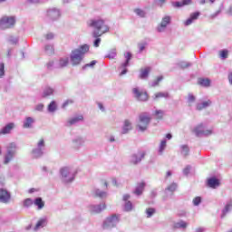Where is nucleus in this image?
Instances as JSON below:
<instances>
[{"label":"nucleus","instance_id":"f257e3e1","mask_svg":"<svg viewBox=\"0 0 232 232\" xmlns=\"http://www.w3.org/2000/svg\"><path fill=\"white\" fill-rule=\"evenodd\" d=\"M90 52V45L83 44L80 47L72 51L70 54V61L72 66H79L81 63H82V59H84V55Z\"/></svg>","mask_w":232,"mask_h":232},{"label":"nucleus","instance_id":"f03ea898","mask_svg":"<svg viewBox=\"0 0 232 232\" xmlns=\"http://www.w3.org/2000/svg\"><path fill=\"white\" fill-rule=\"evenodd\" d=\"M90 28H93L92 37H101L110 30L102 19H91L87 22Z\"/></svg>","mask_w":232,"mask_h":232},{"label":"nucleus","instance_id":"7ed1b4c3","mask_svg":"<svg viewBox=\"0 0 232 232\" xmlns=\"http://www.w3.org/2000/svg\"><path fill=\"white\" fill-rule=\"evenodd\" d=\"M60 175L64 184H70V182H73V180H75L77 169H73V167H63L60 169Z\"/></svg>","mask_w":232,"mask_h":232},{"label":"nucleus","instance_id":"20e7f679","mask_svg":"<svg viewBox=\"0 0 232 232\" xmlns=\"http://www.w3.org/2000/svg\"><path fill=\"white\" fill-rule=\"evenodd\" d=\"M119 222H121V215H110L103 220L102 229H113V227H115L116 226H119Z\"/></svg>","mask_w":232,"mask_h":232},{"label":"nucleus","instance_id":"39448f33","mask_svg":"<svg viewBox=\"0 0 232 232\" xmlns=\"http://www.w3.org/2000/svg\"><path fill=\"white\" fill-rule=\"evenodd\" d=\"M150 122H151V118L148 116V113L144 112L140 114L137 124L139 131H146V130H148V126H150Z\"/></svg>","mask_w":232,"mask_h":232},{"label":"nucleus","instance_id":"423d86ee","mask_svg":"<svg viewBox=\"0 0 232 232\" xmlns=\"http://www.w3.org/2000/svg\"><path fill=\"white\" fill-rule=\"evenodd\" d=\"M15 26L14 16H4L0 19V30H8Z\"/></svg>","mask_w":232,"mask_h":232},{"label":"nucleus","instance_id":"0eeeda50","mask_svg":"<svg viewBox=\"0 0 232 232\" xmlns=\"http://www.w3.org/2000/svg\"><path fill=\"white\" fill-rule=\"evenodd\" d=\"M16 148L17 147H16L15 143H11L7 147L6 153L4 157V164H5V165L10 164V161L14 160V158L15 157V153H17Z\"/></svg>","mask_w":232,"mask_h":232},{"label":"nucleus","instance_id":"6e6552de","mask_svg":"<svg viewBox=\"0 0 232 232\" xmlns=\"http://www.w3.org/2000/svg\"><path fill=\"white\" fill-rule=\"evenodd\" d=\"M133 57V54H131L130 52L124 53V59L125 61L120 65L119 70H121L120 72V75H126L128 73V66H130V62L131 61V58Z\"/></svg>","mask_w":232,"mask_h":232},{"label":"nucleus","instance_id":"1a4fd4ad","mask_svg":"<svg viewBox=\"0 0 232 232\" xmlns=\"http://www.w3.org/2000/svg\"><path fill=\"white\" fill-rule=\"evenodd\" d=\"M196 137H209L213 131L211 130H206L204 128V123H200L196 126L193 130Z\"/></svg>","mask_w":232,"mask_h":232},{"label":"nucleus","instance_id":"9d476101","mask_svg":"<svg viewBox=\"0 0 232 232\" xmlns=\"http://www.w3.org/2000/svg\"><path fill=\"white\" fill-rule=\"evenodd\" d=\"M169 24H171V16L166 15L161 19V22L157 26V32L159 34H163V32H166V28H168Z\"/></svg>","mask_w":232,"mask_h":232},{"label":"nucleus","instance_id":"9b49d317","mask_svg":"<svg viewBox=\"0 0 232 232\" xmlns=\"http://www.w3.org/2000/svg\"><path fill=\"white\" fill-rule=\"evenodd\" d=\"M145 157V151H138L130 156V164L137 166V164H140V162H142V159H144Z\"/></svg>","mask_w":232,"mask_h":232},{"label":"nucleus","instance_id":"f8f14e48","mask_svg":"<svg viewBox=\"0 0 232 232\" xmlns=\"http://www.w3.org/2000/svg\"><path fill=\"white\" fill-rule=\"evenodd\" d=\"M132 93L137 101L146 102L148 101V92L140 91L139 88H133Z\"/></svg>","mask_w":232,"mask_h":232},{"label":"nucleus","instance_id":"ddd939ff","mask_svg":"<svg viewBox=\"0 0 232 232\" xmlns=\"http://www.w3.org/2000/svg\"><path fill=\"white\" fill-rule=\"evenodd\" d=\"M11 198H12V195L10 194V192H8V190L5 188L0 189V202L2 204H8Z\"/></svg>","mask_w":232,"mask_h":232},{"label":"nucleus","instance_id":"4468645a","mask_svg":"<svg viewBox=\"0 0 232 232\" xmlns=\"http://www.w3.org/2000/svg\"><path fill=\"white\" fill-rule=\"evenodd\" d=\"M84 142L85 140L82 137H76L72 140V147L73 148V150H81V148L84 146Z\"/></svg>","mask_w":232,"mask_h":232},{"label":"nucleus","instance_id":"2eb2a0df","mask_svg":"<svg viewBox=\"0 0 232 232\" xmlns=\"http://www.w3.org/2000/svg\"><path fill=\"white\" fill-rule=\"evenodd\" d=\"M47 16L49 19H52V21H57L59 17H61V11L57 8H52L47 11Z\"/></svg>","mask_w":232,"mask_h":232},{"label":"nucleus","instance_id":"dca6fc26","mask_svg":"<svg viewBox=\"0 0 232 232\" xmlns=\"http://www.w3.org/2000/svg\"><path fill=\"white\" fill-rule=\"evenodd\" d=\"M198 17H200V12L198 11L190 14V16L184 22V25L189 26L193 24V23H195Z\"/></svg>","mask_w":232,"mask_h":232},{"label":"nucleus","instance_id":"f3484780","mask_svg":"<svg viewBox=\"0 0 232 232\" xmlns=\"http://www.w3.org/2000/svg\"><path fill=\"white\" fill-rule=\"evenodd\" d=\"M82 121H84L82 115L74 116L67 121V126H74L75 124H79V122H82Z\"/></svg>","mask_w":232,"mask_h":232},{"label":"nucleus","instance_id":"a211bd4d","mask_svg":"<svg viewBox=\"0 0 232 232\" xmlns=\"http://www.w3.org/2000/svg\"><path fill=\"white\" fill-rule=\"evenodd\" d=\"M106 209V203H101L99 205H92L91 206V211L92 213H102Z\"/></svg>","mask_w":232,"mask_h":232},{"label":"nucleus","instance_id":"6ab92c4d","mask_svg":"<svg viewBox=\"0 0 232 232\" xmlns=\"http://www.w3.org/2000/svg\"><path fill=\"white\" fill-rule=\"evenodd\" d=\"M132 126L131 121L130 120H125L123 122V126L121 128V135H126L131 131Z\"/></svg>","mask_w":232,"mask_h":232},{"label":"nucleus","instance_id":"aec40b11","mask_svg":"<svg viewBox=\"0 0 232 232\" xmlns=\"http://www.w3.org/2000/svg\"><path fill=\"white\" fill-rule=\"evenodd\" d=\"M208 188H212V189H217V188H218V186H220V180H218V179L213 177V178H209L208 179Z\"/></svg>","mask_w":232,"mask_h":232},{"label":"nucleus","instance_id":"412c9836","mask_svg":"<svg viewBox=\"0 0 232 232\" xmlns=\"http://www.w3.org/2000/svg\"><path fill=\"white\" fill-rule=\"evenodd\" d=\"M14 128H15V124L12 122L6 124L0 130V135H8V133H10V131H12Z\"/></svg>","mask_w":232,"mask_h":232},{"label":"nucleus","instance_id":"4be33fe9","mask_svg":"<svg viewBox=\"0 0 232 232\" xmlns=\"http://www.w3.org/2000/svg\"><path fill=\"white\" fill-rule=\"evenodd\" d=\"M145 188H146V183L144 182L138 183V185L136 186L133 191L134 195H136L137 197H140V195H142V193L144 192Z\"/></svg>","mask_w":232,"mask_h":232},{"label":"nucleus","instance_id":"5701e85b","mask_svg":"<svg viewBox=\"0 0 232 232\" xmlns=\"http://www.w3.org/2000/svg\"><path fill=\"white\" fill-rule=\"evenodd\" d=\"M232 210V199H229L222 209L221 218H226V215Z\"/></svg>","mask_w":232,"mask_h":232},{"label":"nucleus","instance_id":"b1692460","mask_svg":"<svg viewBox=\"0 0 232 232\" xmlns=\"http://www.w3.org/2000/svg\"><path fill=\"white\" fill-rule=\"evenodd\" d=\"M31 155L33 159H41L43 155H44V150L41 149H37V147L34 148L31 151Z\"/></svg>","mask_w":232,"mask_h":232},{"label":"nucleus","instance_id":"393cba45","mask_svg":"<svg viewBox=\"0 0 232 232\" xmlns=\"http://www.w3.org/2000/svg\"><path fill=\"white\" fill-rule=\"evenodd\" d=\"M55 93V89L50 86H47L44 89L42 97L44 99H46V97H51V95H53Z\"/></svg>","mask_w":232,"mask_h":232},{"label":"nucleus","instance_id":"a878e982","mask_svg":"<svg viewBox=\"0 0 232 232\" xmlns=\"http://www.w3.org/2000/svg\"><path fill=\"white\" fill-rule=\"evenodd\" d=\"M191 0H182L181 2H172V6L174 8H182V6H189L191 5Z\"/></svg>","mask_w":232,"mask_h":232},{"label":"nucleus","instance_id":"bb28decb","mask_svg":"<svg viewBox=\"0 0 232 232\" xmlns=\"http://www.w3.org/2000/svg\"><path fill=\"white\" fill-rule=\"evenodd\" d=\"M212 102L211 100H208L206 102H203L201 103H198L196 109L198 111H202V110H206V108H209V106H211Z\"/></svg>","mask_w":232,"mask_h":232},{"label":"nucleus","instance_id":"cd10ccee","mask_svg":"<svg viewBox=\"0 0 232 232\" xmlns=\"http://www.w3.org/2000/svg\"><path fill=\"white\" fill-rule=\"evenodd\" d=\"M33 204L36 206L38 210H41L44 208V201L41 197L35 198L34 200H33Z\"/></svg>","mask_w":232,"mask_h":232},{"label":"nucleus","instance_id":"c85d7f7f","mask_svg":"<svg viewBox=\"0 0 232 232\" xmlns=\"http://www.w3.org/2000/svg\"><path fill=\"white\" fill-rule=\"evenodd\" d=\"M188 227V222L179 220L173 225V229H186Z\"/></svg>","mask_w":232,"mask_h":232},{"label":"nucleus","instance_id":"c756f323","mask_svg":"<svg viewBox=\"0 0 232 232\" xmlns=\"http://www.w3.org/2000/svg\"><path fill=\"white\" fill-rule=\"evenodd\" d=\"M93 194L95 197H98V198H106V197H108V192L101 190L99 188H94Z\"/></svg>","mask_w":232,"mask_h":232},{"label":"nucleus","instance_id":"7c9ffc66","mask_svg":"<svg viewBox=\"0 0 232 232\" xmlns=\"http://www.w3.org/2000/svg\"><path fill=\"white\" fill-rule=\"evenodd\" d=\"M35 121L32 117H26L25 120L24 121L23 128L25 129H30L32 128V124H34Z\"/></svg>","mask_w":232,"mask_h":232},{"label":"nucleus","instance_id":"2f4dec72","mask_svg":"<svg viewBox=\"0 0 232 232\" xmlns=\"http://www.w3.org/2000/svg\"><path fill=\"white\" fill-rule=\"evenodd\" d=\"M223 10H224V3H221L218 10L209 15V19H217V17H218V15L222 14Z\"/></svg>","mask_w":232,"mask_h":232},{"label":"nucleus","instance_id":"473e14b6","mask_svg":"<svg viewBox=\"0 0 232 232\" xmlns=\"http://www.w3.org/2000/svg\"><path fill=\"white\" fill-rule=\"evenodd\" d=\"M154 101L158 99H169V92H157L153 97Z\"/></svg>","mask_w":232,"mask_h":232},{"label":"nucleus","instance_id":"72a5a7b5","mask_svg":"<svg viewBox=\"0 0 232 232\" xmlns=\"http://www.w3.org/2000/svg\"><path fill=\"white\" fill-rule=\"evenodd\" d=\"M36 148L38 150H42V151H44V150H46V141L44 138L38 140V141L36 142Z\"/></svg>","mask_w":232,"mask_h":232},{"label":"nucleus","instance_id":"f704fd0d","mask_svg":"<svg viewBox=\"0 0 232 232\" xmlns=\"http://www.w3.org/2000/svg\"><path fill=\"white\" fill-rule=\"evenodd\" d=\"M150 67H146L145 69H141L140 71V79H148L150 75Z\"/></svg>","mask_w":232,"mask_h":232},{"label":"nucleus","instance_id":"c9c22d12","mask_svg":"<svg viewBox=\"0 0 232 232\" xmlns=\"http://www.w3.org/2000/svg\"><path fill=\"white\" fill-rule=\"evenodd\" d=\"M68 63H70V60L68 59V57L60 58L57 68H66V66H68Z\"/></svg>","mask_w":232,"mask_h":232},{"label":"nucleus","instance_id":"e433bc0d","mask_svg":"<svg viewBox=\"0 0 232 232\" xmlns=\"http://www.w3.org/2000/svg\"><path fill=\"white\" fill-rule=\"evenodd\" d=\"M198 84H200V86H204L205 88H209L211 85V81L209 79L201 78L198 80Z\"/></svg>","mask_w":232,"mask_h":232},{"label":"nucleus","instance_id":"4c0bfd02","mask_svg":"<svg viewBox=\"0 0 232 232\" xmlns=\"http://www.w3.org/2000/svg\"><path fill=\"white\" fill-rule=\"evenodd\" d=\"M166 113V111H164L163 110H156L153 113L154 117H156V119H158L159 121H161V119H164V114Z\"/></svg>","mask_w":232,"mask_h":232},{"label":"nucleus","instance_id":"58836bf2","mask_svg":"<svg viewBox=\"0 0 232 232\" xmlns=\"http://www.w3.org/2000/svg\"><path fill=\"white\" fill-rule=\"evenodd\" d=\"M23 206L24 208H25L26 209H28V208H32V206H34V199H32L31 198H27L23 201Z\"/></svg>","mask_w":232,"mask_h":232},{"label":"nucleus","instance_id":"ea45409f","mask_svg":"<svg viewBox=\"0 0 232 232\" xmlns=\"http://www.w3.org/2000/svg\"><path fill=\"white\" fill-rule=\"evenodd\" d=\"M47 110L50 113H53L57 110V102L55 101H53L49 103Z\"/></svg>","mask_w":232,"mask_h":232},{"label":"nucleus","instance_id":"a19ab883","mask_svg":"<svg viewBox=\"0 0 232 232\" xmlns=\"http://www.w3.org/2000/svg\"><path fill=\"white\" fill-rule=\"evenodd\" d=\"M180 150H181V155L183 157H188V155H189V147L188 145H181Z\"/></svg>","mask_w":232,"mask_h":232},{"label":"nucleus","instance_id":"79ce46f5","mask_svg":"<svg viewBox=\"0 0 232 232\" xmlns=\"http://www.w3.org/2000/svg\"><path fill=\"white\" fill-rule=\"evenodd\" d=\"M44 50H45V53L47 55H53V53H54L53 45H52V44L45 45Z\"/></svg>","mask_w":232,"mask_h":232},{"label":"nucleus","instance_id":"37998d69","mask_svg":"<svg viewBox=\"0 0 232 232\" xmlns=\"http://www.w3.org/2000/svg\"><path fill=\"white\" fill-rule=\"evenodd\" d=\"M107 59H115L117 57V49L113 48L109 51V53L105 56Z\"/></svg>","mask_w":232,"mask_h":232},{"label":"nucleus","instance_id":"c03bdc74","mask_svg":"<svg viewBox=\"0 0 232 232\" xmlns=\"http://www.w3.org/2000/svg\"><path fill=\"white\" fill-rule=\"evenodd\" d=\"M145 213L147 215V218H151L155 213H157V210L153 208H149L145 210Z\"/></svg>","mask_w":232,"mask_h":232},{"label":"nucleus","instance_id":"a18cd8bd","mask_svg":"<svg viewBox=\"0 0 232 232\" xmlns=\"http://www.w3.org/2000/svg\"><path fill=\"white\" fill-rule=\"evenodd\" d=\"M134 14H136V15H138V17H146V11H144L140 8L134 9Z\"/></svg>","mask_w":232,"mask_h":232},{"label":"nucleus","instance_id":"49530a36","mask_svg":"<svg viewBox=\"0 0 232 232\" xmlns=\"http://www.w3.org/2000/svg\"><path fill=\"white\" fill-rule=\"evenodd\" d=\"M133 209V203L131 201H125L124 211L130 212Z\"/></svg>","mask_w":232,"mask_h":232},{"label":"nucleus","instance_id":"de8ad7c7","mask_svg":"<svg viewBox=\"0 0 232 232\" xmlns=\"http://www.w3.org/2000/svg\"><path fill=\"white\" fill-rule=\"evenodd\" d=\"M177 66H179V68H181L182 70H184L186 68H189V66H191V63L179 62L177 63Z\"/></svg>","mask_w":232,"mask_h":232},{"label":"nucleus","instance_id":"09e8293b","mask_svg":"<svg viewBox=\"0 0 232 232\" xmlns=\"http://www.w3.org/2000/svg\"><path fill=\"white\" fill-rule=\"evenodd\" d=\"M166 144H167L166 140H162L159 148L160 155H162V153H164V150H166Z\"/></svg>","mask_w":232,"mask_h":232},{"label":"nucleus","instance_id":"8fccbe9b","mask_svg":"<svg viewBox=\"0 0 232 232\" xmlns=\"http://www.w3.org/2000/svg\"><path fill=\"white\" fill-rule=\"evenodd\" d=\"M195 101H197V98L195 97V95H193L192 93H188L187 98V102L188 103V106H191V104H193Z\"/></svg>","mask_w":232,"mask_h":232},{"label":"nucleus","instance_id":"3c124183","mask_svg":"<svg viewBox=\"0 0 232 232\" xmlns=\"http://www.w3.org/2000/svg\"><path fill=\"white\" fill-rule=\"evenodd\" d=\"M164 79V76H159L155 81L150 83L151 88L159 86V83Z\"/></svg>","mask_w":232,"mask_h":232},{"label":"nucleus","instance_id":"603ef678","mask_svg":"<svg viewBox=\"0 0 232 232\" xmlns=\"http://www.w3.org/2000/svg\"><path fill=\"white\" fill-rule=\"evenodd\" d=\"M228 55H229V51H227V49H224L220 51V58L223 61L227 59Z\"/></svg>","mask_w":232,"mask_h":232},{"label":"nucleus","instance_id":"864d4df0","mask_svg":"<svg viewBox=\"0 0 232 232\" xmlns=\"http://www.w3.org/2000/svg\"><path fill=\"white\" fill-rule=\"evenodd\" d=\"M95 64H97V61L93 60L90 63H86L85 65H83L82 68V70H88V68H93Z\"/></svg>","mask_w":232,"mask_h":232},{"label":"nucleus","instance_id":"5fc2aeb1","mask_svg":"<svg viewBox=\"0 0 232 232\" xmlns=\"http://www.w3.org/2000/svg\"><path fill=\"white\" fill-rule=\"evenodd\" d=\"M8 43L11 44H17V43H19V38L17 36H9Z\"/></svg>","mask_w":232,"mask_h":232},{"label":"nucleus","instance_id":"6e6d98bb","mask_svg":"<svg viewBox=\"0 0 232 232\" xmlns=\"http://www.w3.org/2000/svg\"><path fill=\"white\" fill-rule=\"evenodd\" d=\"M177 189V183H172L169 187H167L166 191H170L173 193V191H176Z\"/></svg>","mask_w":232,"mask_h":232},{"label":"nucleus","instance_id":"4d7b16f0","mask_svg":"<svg viewBox=\"0 0 232 232\" xmlns=\"http://www.w3.org/2000/svg\"><path fill=\"white\" fill-rule=\"evenodd\" d=\"M193 205L194 206H200V204H201V202H202V198H200V197H196V198H194V199H193Z\"/></svg>","mask_w":232,"mask_h":232},{"label":"nucleus","instance_id":"13d9d810","mask_svg":"<svg viewBox=\"0 0 232 232\" xmlns=\"http://www.w3.org/2000/svg\"><path fill=\"white\" fill-rule=\"evenodd\" d=\"M46 221L44 219H41L36 223L35 229H40V227H44V223Z\"/></svg>","mask_w":232,"mask_h":232},{"label":"nucleus","instance_id":"bf43d9fd","mask_svg":"<svg viewBox=\"0 0 232 232\" xmlns=\"http://www.w3.org/2000/svg\"><path fill=\"white\" fill-rule=\"evenodd\" d=\"M189 171H191V167L189 165H187L183 169V175L188 177L189 175Z\"/></svg>","mask_w":232,"mask_h":232},{"label":"nucleus","instance_id":"052dcab7","mask_svg":"<svg viewBox=\"0 0 232 232\" xmlns=\"http://www.w3.org/2000/svg\"><path fill=\"white\" fill-rule=\"evenodd\" d=\"M138 48H139V53H142V52L146 50V44L144 43L139 44Z\"/></svg>","mask_w":232,"mask_h":232},{"label":"nucleus","instance_id":"680f3d73","mask_svg":"<svg viewBox=\"0 0 232 232\" xmlns=\"http://www.w3.org/2000/svg\"><path fill=\"white\" fill-rule=\"evenodd\" d=\"M5 77V63H0V78Z\"/></svg>","mask_w":232,"mask_h":232},{"label":"nucleus","instance_id":"e2e57ef3","mask_svg":"<svg viewBox=\"0 0 232 232\" xmlns=\"http://www.w3.org/2000/svg\"><path fill=\"white\" fill-rule=\"evenodd\" d=\"M95 40L93 42V46L94 48H99L100 44H101V38L99 37H94Z\"/></svg>","mask_w":232,"mask_h":232},{"label":"nucleus","instance_id":"0e129e2a","mask_svg":"<svg viewBox=\"0 0 232 232\" xmlns=\"http://www.w3.org/2000/svg\"><path fill=\"white\" fill-rule=\"evenodd\" d=\"M70 104H73V100H67V101H65L63 103L62 108H67V106H70Z\"/></svg>","mask_w":232,"mask_h":232},{"label":"nucleus","instance_id":"69168bd1","mask_svg":"<svg viewBox=\"0 0 232 232\" xmlns=\"http://www.w3.org/2000/svg\"><path fill=\"white\" fill-rule=\"evenodd\" d=\"M34 110L36 111H43V110H44V104L39 103L38 105L35 106Z\"/></svg>","mask_w":232,"mask_h":232},{"label":"nucleus","instance_id":"338daca9","mask_svg":"<svg viewBox=\"0 0 232 232\" xmlns=\"http://www.w3.org/2000/svg\"><path fill=\"white\" fill-rule=\"evenodd\" d=\"M53 37H54L53 33H49V34H45L46 41H52V39H53Z\"/></svg>","mask_w":232,"mask_h":232},{"label":"nucleus","instance_id":"774afa93","mask_svg":"<svg viewBox=\"0 0 232 232\" xmlns=\"http://www.w3.org/2000/svg\"><path fill=\"white\" fill-rule=\"evenodd\" d=\"M47 70H53V61H50L46 64Z\"/></svg>","mask_w":232,"mask_h":232}]
</instances>
